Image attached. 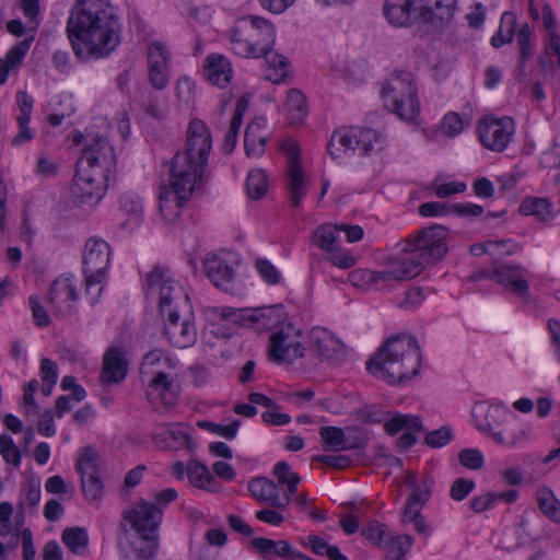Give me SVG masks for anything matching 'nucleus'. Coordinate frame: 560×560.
<instances>
[{
	"label": "nucleus",
	"instance_id": "obj_1",
	"mask_svg": "<svg viewBox=\"0 0 560 560\" xmlns=\"http://www.w3.org/2000/svg\"><path fill=\"white\" fill-rule=\"evenodd\" d=\"M212 138L209 128L200 119H192L187 129L186 149L177 152L171 162L168 186L160 194V212L173 222L180 208L190 199L206 172Z\"/></svg>",
	"mask_w": 560,
	"mask_h": 560
},
{
	"label": "nucleus",
	"instance_id": "obj_2",
	"mask_svg": "<svg viewBox=\"0 0 560 560\" xmlns=\"http://www.w3.org/2000/svg\"><path fill=\"white\" fill-rule=\"evenodd\" d=\"M421 351L415 337L399 335L389 338L366 362L368 371L388 384H406L421 369Z\"/></svg>",
	"mask_w": 560,
	"mask_h": 560
},
{
	"label": "nucleus",
	"instance_id": "obj_3",
	"mask_svg": "<svg viewBox=\"0 0 560 560\" xmlns=\"http://www.w3.org/2000/svg\"><path fill=\"white\" fill-rule=\"evenodd\" d=\"M446 237L447 230L444 226H429L399 242L395 248L418 276L444 257L447 252Z\"/></svg>",
	"mask_w": 560,
	"mask_h": 560
},
{
	"label": "nucleus",
	"instance_id": "obj_4",
	"mask_svg": "<svg viewBox=\"0 0 560 560\" xmlns=\"http://www.w3.org/2000/svg\"><path fill=\"white\" fill-rule=\"evenodd\" d=\"M118 18L106 0H78L68 21V35H117Z\"/></svg>",
	"mask_w": 560,
	"mask_h": 560
},
{
	"label": "nucleus",
	"instance_id": "obj_5",
	"mask_svg": "<svg viewBox=\"0 0 560 560\" xmlns=\"http://www.w3.org/2000/svg\"><path fill=\"white\" fill-rule=\"evenodd\" d=\"M381 97L384 106L402 120L415 121L420 115L415 78L409 71H394L384 81Z\"/></svg>",
	"mask_w": 560,
	"mask_h": 560
},
{
	"label": "nucleus",
	"instance_id": "obj_6",
	"mask_svg": "<svg viewBox=\"0 0 560 560\" xmlns=\"http://www.w3.org/2000/svg\"><path fill=\"white\" fill-rule=\"evenodd\" d=\"M147 295H159V308L162 317H175L176 313H189V298L185 289L173 279L170 271L154 267L143 283Z\"/></svg>",
	"mask_w": 560,
	"mask_h": 560
},
{
	"label": "nucleus",
	"instance_id": "obj_7",
	"mask_svg": "<svg viewBox=\"0 0 560 560\" xmlns=\"http://www.w3.org/2000/svg\"><path fill=\"white\" fill-rule=\"evenodd\" d=\"M383 136L371 128L342 127L332 132L327 150L334 160L352 154L370 155L383 148Z\"/></svg>",
	"mask_w": 560,
	"mask_h": 560
},
{
	"label": "nucleus",
	"instance_id": "obj_8",
	"mask_svg": "<svg viewBox=\"0 0 560 560\" xmlns=\"http://www.w3.org/2000/svg\"><path fill=\"white\" fill-rule=\"evenodd\" d=\"M416 277L417 275L408 266L406 258H402L397 250L387 258V267L384 270L359 269L350 273V280L354 285L378 291H387L392 288L393 282L410 280Z\"/></svg>",
	"mask_w": 560,
	"mask_h": 560
},
{
	"label": "nucleus",
	"instance_id": "obj_9",
	"mask_svg": "<svg viewBox=\"0 0 560 560\" xmlns=\"http://www.w3.org/2000/svg\"><path fill=\"white\" fill-rule=\"evenodd\" d=\"M110 261L109 244L97 236L90 237L83 252V273L85 278L86 293L92 295V288L103 284L107 278V269Z\"/></svg>",
	"mask_w": 560,
	"mask_h": 560
},
{
	"label": "nucleus",
	"instance_id": "obj_10",
	"mask_svg": "<svg viewBox=\"0 0 560 560\" xmlns=\"http://www.w3.org/2000/svg\"><path fill=\"white\" fill-rule=\"evenodd\" d=\"M109 176L108 174L91 171L85 166L78 165L70 187L73 201L90 207L97 205L106 194Z\"/></svg>",
	"mask_w": 560,
	"mask_h": 560
},
{
	"label": "nucleus",
	"instance_id": "obj_11",
	"mask_svg": "<svg viewBox=\"0 0 560 560\" xmlns=\"http://www.w3.org/2000/svg\"><path fill=\"white\" fill-rule=\"evenodd\" d=\"M481 144L493 152H503L515 135V122L510 116H483L477 126Z\"/></svg>",
	"mask_w": 560,
	"mask_h": 560
},
{
	"label": "nucleus",
	"instance_id": "obj_12",
	"mask_svg": "<svg viewBox=\"0 0 560 560\" xmlns=\"http://www.w3.org/2000/svg\"><path fill=\"white\" fill-rule=\"evenodd\" d=\"M508 417L504 409L493 406H476L474 410V418L476 427L479 431L487 434L499 445L509 447L515 446L520 436L515 433L509 432L505 436L501 430V424Z\"/></svg>",
	"mask_w": 560,
	"mask_h": 560
},
{
	"label": "nucleus",
	"instance_id": "obj_13",
	"mask_svg": "<svg viewBox=\"0 0 560 560\" xmlns=\"http://www.w3.org/2000/svg\"><path fill=\"white\" fill-rule=\"evenodd\" d=\"M304 355L299 334L290 324L281 326L270 336L269 357L277 363H292Z\"/></svg>",
	"mask_w": 560,
	"mask_h": 560
},
{
	"label": "nucleus",
	"instance_id": "obj_14",
	"mask_svg": "<svg viewBox=\"0 0 560 560\" xmlns=\"http://www.w3.org/2000/svg\"><path fill=\"white\" fill-rule=\"evenodd\" d=\"M526 269L520 265L501 264L492 269L477 272L472 276L474 280L488 278L503 285L515 295L525 299L529 295V284L526 279Z\"/></svg>",
	"mask_w": 560,
	"mask_h": 560
},
{
	"label": "nucleus",
	"instance_id": "obj_15",
	"mask_svg": "<svg viewBox=\"0 0 560 560\" xmlns=\"http://www.w3.org/2000/svg\"><path fill=\"white\" fill-rule=\"evenodd\" d=\"M78 300L79 292L74 276L61 275L50 284L48 301L56 316L67 317L72 315L77 311L75 303Z\"/></svg>",
	"mask_w": 560,
	"mask_h": 560
},
{
	"label": "nucleus",
	"instance_id": "obj_16",
	"mask_svg": "<svg viewBox=\"0 0 560 560\" xmlns=\"http://www.w3.org/2000/svg\"><path fill=\"white\" fill-rule=\"evenodd\" d=\"M78 165L110 175L116 170L115 150L106 138L95 136L83 149Z\"/></svg>",
	"mask_w": 560,
	"mask_h": 560
},
{
	"label": "nucleus",
	"instance_id": "obj_17",
	"mask_svg": "<svg viewBox=\"0 0 560 560\" xmlns=\"http://www.w3.org/2000/svg\"><path fill=\"white\" fill-rule=\"evenodd\" d=\"M148 80L156 91L165 90L170 84L171 52L161 40H154L147 50Z\"/></svg>",
	"mask_w": 560,
	"mask_h": 560
},
{
	"label": "nucleus",
	"instance_id": "obj_18",
	"mask_svg": "<svg viewBox=\"0 0 560 560\" xmlns=\"http://www.w3.org/2000/svg\"><path fill=\"white\" fill-rule=\"evenodd\" d=\"M203 269L217 288L224 292H234L237 273L232 264L231 254H208L203 259Z\"/></svg>",
	"mask_w": 560,
	"mask_h": 560
},
{
	"label": "nucleus",
	"instance_id": "obj_19",
	"mask_svg": "<svg viewBox=\"0 0 560 560\" xmlns=\"http://www.w3.org/2000/svg\"><path fill=\"white\" fill-rule=\"evenodd\" d=\"M457 11V0H420L419 22L433 31L450 27Z\"/></svg>",
	"mask_w": 560,
	"mask_h": 560
},
{
	"label": "nucleus",
	"instance_id": "obj_20",
	"mask_svg": "<svg viewBox=\"0 0 560 560\" xmlns=\"http://www.w3.org/2000/svg\"><path fill=\"white\" fill-rule=\"evenodd\" d=\"M163 318L165 335L174 347L186 349L196 343L197 329L190 308L189 313H176L175 317L165 316Z\"/></svg>",
	"mask_w": 560,
	"mask_h": 560
},
{
	"label": "nucleus",
	"instance_id": "obj_21",
	"mask_svg": "<svg viewBox=\"0 0 560 560\" xmlns=\"http://www.w3.org/2000/svg\"><path fill=\"white\" fill-rule=\"evenodd\" d=\"M137 535L158 534L162 512L150 501L139 499L124 515Z\"/></svg>",
	"mask_w": 560,
	"mask_h": 560
},
{
	"label": "nucleus",
	"instance_id": "obj_22",
	"mask_svg": "<svg viewBox=\"0 0 560 560\" xmlns=\"http://www.w3.org/2000/svg\"><path fill=\"white\" fill-rule=\"evenodd\" d=\"M79 60L91 61L107 57L120 44V37H69Z\"/></svg>",
	"mask_w": 560,
	"mask_h": 560
},
{
	"label": "nucleus",
	"instance_id": "obj_23",
	"mask_svg": "<svg viewBox=\"0 0 560 560\" xmlns=\"http://www.w3.org/2000/svg\"><path fill=\"white\" fill-rule=\"evenodd\" d=\"M384 430L389 435H395L401 430L405 432L397 441L402 450H409L417 443V432L424 431L422 420L416 415L396 413L384 423Z\"/></svg>",
	"mask_w": 560,
	"mask_h": 560
},
{
	"label": "nucleus",
	"instance_id": "obj_24",
	"mask_svg": "<svg viewBox=\"0 0 560 560\" xmlns=\"http://www.w3.org/2000/svg\"><path fill=\"white\" fill-rule=\"evenodd\" d=\"M241 319L243 325L257 331L270 330L283 323V306L273 305L257 308H244L241 311Z\"/></svg>",
	"mask_w": 560,
	"mask_h": 560
},
{
	"label": "nucleus",
	"instance_id": "obj_25",
	"mask_svg": "<svg viewBox=\"0 0 560 560\" xmlns=\"http://www.w3.org/2000/svg\"><path fill=\"white\" fill-rule=\"evenodd\" d=\"M234 71L228 57L222 54H209L202 62L203 79L211 85L225 89L232 81Z\"/></svg>",
	"mask_w": 560,
	"mask_h": 560
},
{
	"label": "nucleus",
	"instance_id": "obj_26",
	"mask_svg": "<svg viewBox=\"0 0 560 560\" xmlns=\"http://www.w3.org/2000/svg\"><path fill=\"white\" fill-rule=\"evenodd\" d=\"M128 373L127 352L122 347H110L103 357L101 380L105 384H117L124 381Z\"/></svg>",
	"mask_w": 560,
	"mask_h": 560
},
{
	"label": "nucleus",
	"instance_id": "obj_27",
	"mask_svg": "<svg viewBox=\"0 0 560 560\" xmlns=\"http://www.w3.org/2000/svg\"><path fill=\"white\" fill-rule=\"evenodd\" d=\"M149 377L147 387L148 400L152 404L161 402L167 407L175 405L178 393L172 374L170 372H159L158 375Z\"/></svg>",
	"mask_w": 560,
	"mask_h": 560
},
{
	"label": "nucleus",
	"instance_id": "obj_28",
	"mask_svg": "<svg viewBox=\"0 0 560 560\" xmlns=\"http://www.w3.org/2000/svg\"><path fill=\"white\" fill-rule=\"evenodd\" d=\"M420 0H386L384 13L395 26H409L419 22Z\"/></svg>",
	"mask_w": 560,
	"mask_h": 560
},
{
	"label": "nucleus",
	"instance_id": "obj_29",
	"mask_svg": "<svg viewBox=\"0 0 560 560\" xmlns=\"http://www.w3.org/2000/svg\"><path fill=\"white\" fill-rule=\"evenodd\" d=\"M248 490L259 502L268 503L277 509H284L291 502L290 495H281L278 485L265 477L252 479L248 482Z\"/></svg>",
	"mask_w": 560,
	"mask_h": 560
},
{
	"label": "nucleus",
	"instance_id": "obj_30",
	"mask_svg": "<svg viewBox=\"0 0 560 560\" xmlns=\"http://www.w3.org/2000/svg\"><path fill=\"white\" fill-rule=\"evenodd\" d=\"M229 48L241 58H265L275 44L273 40L260 37H229Z\"/></svg>",
	"mask_w": 560,
	"mask_h": 560
},
{
	"label": "nucleus",
	"instance_id": "obj_31",
	"mask_svg": "<svg viewBox=\"0 0 560 560\" xmlns=\"http://www.w3.org/2000/svg\"><path fill=\"white\" fill-rule=\"evenodd\" d=\"M267 120L262 117L255 118L248 124L244 135V147L249 158H259L266 150L268 138Z\"/></svg>",
	"mask_w": 560,
	"mask_h": 560
},
{
	"label": "nucleus",
	"instance_id": "obj_32",
	"mask_svg": "<svg viewBox=\"0 0 560 560\" xmlns=\"http://www.w3.org/2000/svg\"><path fill=\"white\" fill-rule=\"evenodd\" d=\"M311 338L318 354L326 360H338L345 354L342 342L326 329L313 330Z\"/></svg>",
	"mask_w": 560,
	"mask_h": 560
},
{
	"label": "nucleus",
	"instance_id": "obj_33",
	"mask_svg": "<svg viewBox=\"0 0 560 560\" xmlns=\"http://www.w3.org/2000/svg\"><path fill=\"white\" fill-rule=\"evenodd\" d=\"M319 435L323 441V450L326 452L352 451L360 446L357 441L349 439L345 430L339 427H322Z\"/></svg>",
	"mask_w": 560,
	"mask_h": 560
},
{
	"label": "nucleus",
	"instance_id": "obj_34",
	"mask_svg": "<svg viewBox=\"0 0 560 560\" xmlns=\"http://www.w3.org/2000/svg\"><path fill=\"white\" fill-rule=\"evenodd\" d=\"M283 113L289 124L300 125L308 114L304 93L299 89H290L283 104Z\"/></svg>",
	"mask_w": 560,
	"mask_h": 560
},
{
	"label": "nucleus",
	"instance_id": "obj_35",
	"mask_svg": "<svg viewBox=\"0 0 560 560\" xmlns=\"http://www.w3.org/2000/svg\"><path fill=\"white\" fill-rule=\"evenodd\" d=\"M21 8L27 22L11 20L7 23V30L12 35H23L25 32L35 33L38 28L36 18L39 14V0H21Z\"/></svg>",
	"mask_w": 560,
	"mask_h": 560
},
{
	"label": "nucleus",
	"instance_id": "obj_36",
	"mask_svg": "<svg viewBox=\"0 0 560 560\" xmlns=\"http://www.w3.org/2000/svg\"><path fill=\"white\" fill-rule=\"evenodd\" d=\"M518 211L523 215H534L539 222L550 221L557 215L551 200L545 197L524 198L518 207Z\"/></svg>",
	"mask_w": 560,
	"mask_h": 560
},
{
	"label": "nucleus",
	"instance_id": "obj_37",
	"mask_svg": "<svg viewBox=\"0 0 560 560\" xmlns=\"http://www.w3.org/2000/svg\"><path fill=\"white\" fill-rule=\"evenodd\" d=\"M174 369V361L162 350L154 349L143 357L140 365V374L142 377L152 376L158 375L159 372H168Z\"/></svg>",
	"mask_w": 560,
	"mask_h": 560
},
{
	"label": "nucleus",
	"instance_id": "obj_38",
	"mask_svg": "<svg viewBox=\"0 0 560 560\" xmlns=\"http://www.w3.org/2000/svg\"><path fill=\"white\" fill-rule=\"evenodd\" d=\"M267 68L265 69V79L275 83H284L290 75V62L287 57L279 55L272 49L265 57Z\"/></svg>",
	"mask_w": 560,
	"mask_h": 560
},
{
	"label": "nucleus",
	"instance_id": "obj_39",
	"mask_svg": "<svg viewBox=\"0 0 560 560\" xmlns=\"http://www.w3.org/2000/svg\"><path fill=\"white\" fill-rule=\"evenodd\" d=\"M250 546L266 560H271L273 557L285 559L292 552V546L287 540L257 537L252 539Z\"/></svg>",
	"mask_w": 560,
	"mask_h": 560
},
{
	"label": "nucleus",
	"instance_id": "obj_40",
	"mask_svg": "<svg viewBox=\"0 0 560 560\" xmlns=\"http://www.w3.org/2000/svg\"><path fill=\"white\" fill-rule=\"evenodd\" d=\"M287 187L292 206L300 207L307 192L306 178L300 164L289 166Z\"/></svg>",
	"mask_w": 560,
	"mask_h": 560
},
{
	"label": "nucleus",
	"instance_id": "obj_41",
	"mask_svg": "<svg viewBox=\"0 0 560 560\" xmlns=\"http://www.w3.org/2000/svg\"><path fill=\"white\" fill-rule=\"evenodd\" d=\"M188 479L196 488L214 493L220 491V486L215 482L208 467L197 460H190L188 463Z\"/></svg>",
	"mask_w": 560,
	"mask_h": 560
},
{
	"label": "nucleus",
	"instance_id": "obj_42",
	"mask_svg": "<svg viewBox=\"0 0 560 560\" xmlns=\"http://www.w3.org/2000/svg\"><path fill=\"white\" fill-rule=\"evenodd\" d=\"M233 32L234 35L242 32L271 35L276 30L269 20L257 15H247L236 21Z\"/></svg>",
	"mask_w": 560,
	"mask_h": 560
},
{
	"label": "nucleus",
	"instance_id": "obj_43",
	"mask_svg": "<svg viewBox=\"0 0 560 560\" xmlns=\"http://www.w3.org/2000/svg\"><path fill=\"white\" fill-rule=\"evenodd\" d=\"M412 544L413 540L409 535L392 536L390 534L382 548L386 551L387 560H405Z\"/></svg>",
	"mask_w": 560,
	"mask_h": 560
},
{
	"label": "nucleus",
	"instance_id": "obj_44",
	"mask_svg": "<svg viewBox=\"0 0 560 560\" xmlns=\"http://www.w3.org/2000/svg\"><path fill=\"white\" fill-rule=\"evenodd\" d=\"M75 468L80 476L100 472L97 451L91 446L80 448L75 460Z\"/></svg>",
	"mask_w": 560,
	"mask_h": 560
},
{
	"label": "nucleus",
	"instance_id": "obj_45",
	"mask_svg": "<svg viewBox=\"0 0 560 560\" xmlns=\"http://www.w3.org/2000/svg\"><path fill=\"white\" fill-rule=\"evenodd\" d=\"M156 444L163 448H179L189 442V435L182 429L163 428L155 435Z\"/></svg>",
	"mask_w": 560,
	"mask_h": 560
},
{
	"label": "nucleus",
	"instance_id": "obj_46",
	"mask_svg": "<svg viewBox=\"0 0 560 560\" xmlns=\"http://www.w3.org/2000/svg\"><path fill=\"white\" fill-rule=\"evenodd\" d=\"M339 232L340 229L337 225L323 224L315 230L314 242L320 249L328 253L339 246Z\"/></svg>",
	"mask_w": 560,
	"mask_h": 560
},
{
	"label": "nucleus",
	"instance_id": "obj_47",
	"mask_svg": "<svg viewBox=\"0 0 560 560\" xmlns=\"http://www.w3.org/2000/svg\"><path fill=\"white\" fill-rule=\"evenodd\" d=\"M138 560H151L158 550V534L137 535L131 541Z\"/></svg>",
	"mask_w": 560,
	"mask_h": 560
},
{
	"label": "nucleus",
	"instance_id": "obj_48",
	"mask_svg": "<svg viewBox=\"0 0 560 560\" xmlns=\"http://www.w3.org/2000/svg\"><path fill=\"white\" fill-rule=\"evenodd\" d=\"M62 542L72 551L73 553H81V551L89 544V536L86 529L82 527H69L62 532L61 535Z\"/></svg>",
	"mask_w": 560,
	"mask_h": 560
},
{
	"label": "nucleus",
	"instance_id": "obj_49",
	"mask_svg": "<svg viewBox=\"0 0 560 560\" xmlns=\"http://www.w3.org/2000/svg\"><path fill=\"white\" fill-rule=\"evenodd\" d=\"M273 474L280 485L287 486L288 492L284 495L291 497L296 493L300 476L292 471L285 462H278L273 467Z\"/></svg>",
	"mask_w": 560,
	"mask_h": 560
},
{
	"label": "nucleus",
	"instance_id": "obj_50",
	"mask_svg": "<svg viewBox=\"0 0 560 560\" xmlns=\"http://www.w3.org/2000/svg\"><path fill=\"white\" fill-rule=\"evenodd\" d=\"M246 188L252 199L262 198L268 189L267 174L262 170H253L248 173Z\"/></svg>",
	"mask_w": 560,
	"mask_h": 560
},
{
	"label": "nucleus",
	"instance_id": "obj_51",
	"mask_svg": "<svg viewBox=\"0 0 560 560\" xmlns=\"http://www.w3.org/2000/svg\"><path fill=\"white\" fill-rule=\"evenodd\" d=\"M119 209L130 217L136 224L140 221L143 210L141 198L135 192H124L119 197Z\"/></svg>",
	"mask_w": 560,
	"mask_h": 560
},
{
	"label": "nucleus",
	"instance_id": "obj_52",
	"mask_svg": "<svg viewBox=\"0 0 560 560\" xmlns=\"http://www.w3.org/2000/svg\"><path fill=\"white\" fill-rule=\"evenodd\" d=\"M244 107L241 102L237 104L235 112L233 114L230 128L225 133L223 141V150L228 153H231L236 144L237 135L243 121Z\"/></svg>",
	"mask_w": 560,
	"mask_h": 560
},
{
	"label": "nucleus",
	"instance_id": "obj_53",
	"mask_svg": "<svg viewBox=\"0 0 560 560\" xmlns=\"http://www.w3.org/2000/svg\"><path fill=\"white\" fill-rule=\"evenodd\" d=\"M198 425L201 429L231 441L236 438L241 427V421L235 419L229 424H220L212 421H200L198 422Z\"/></svg>",
	"mask_w": 560,
	"mask_h": 560
},
{
	"label": "nucleus",
	"instance_id": "obj_54",
	"mask_svg": "<svg viewBox=\"0 0 560 560\" xmlns=\"http://www.w3.org/2000/svg\"><path fill=\"white\" fill-rule=\"evenodd\" d=\"M545 50V55L539 58L541 69L545 71L551 70L555 62L560 69V37H549Z\"/></svg>",
	"mask_w": 560,
	"mask_h": 560
},
{
	"label": "nucleus",
	"instance_id": "obj_55",
	"mask_svg": "<svg viewBox=\"0 0 560 560\" xmlns=\"http://www.w3.org/2000/svg\"><path fill=\"white\" fill-rule=\"evenodd\" d=\"M254 266L265 283L268 285H276L280 283L282 279L281 272L270 260L266 258H257Z\"/></svg>",
	"mask_w": 560,
	"mask_h": 560
},
{
	"label": "nucleus",
	"instance_id": "obj_56",
	"mask_svg": "<svg viewBox=\"0 0 560 560\" xmlns=\"http://www.w3.org/2000/svg\"><path fill=\"white\" fill-rule=\"evenodd\" d=\"M82 491L88 501H97L103 494V482L100 472L80 476Z\"/></svg>",
	"mask_w": 560,
	"mask_h": 560
},
{
	"label": "nucleus",
	"instance_id": "obj_57",
	"mask_svg": "<svg viewBox=\"0 0 560 560\" xmlns=\"http://www.w3.org/2000/svg\"><path fill=\"white\" fill-rule=\"evenodd\" d=\"M362 535L372 544L383 547L390 533L385 524L372 521L362 528Z\"/></svg>",
	"mask_w": 560,
	"mask_h": 560
},
{
	"label": "nucleus",
	"instance_id": "obj_58",
	"mask_svg": "<svg viewBox=\"0 0 560 560\" xmlns=\"http://www.w3.org/2000/svg\"><path fill=\"white\" fill-rule=\"evenodd\" d=\"M540 510L550 518L560 521V502L549 489H542L538 494Z\"/></svg>",
	"mask_w": 560,
	"mask_h": 560
},
{
	"label": "nucleus",
	"instance_id": "obj_59",
	"mask_svg": "<svg viewBox=\"0 0 560 560\" xmlns=\"http://www.w3.org/2000/svg\"><path fill=\"white\" fill-rule=\"evenodd\" d=\"M0 454L7 464L20 466L22 455L13 439L8 434H0Z\"/></svg>",
	"mask_w": 560,
	"mask_h": 560
},
{
	"label": "nucleus",
	"instance_id": "obj_60",
	"mask_svg": "<svg viewBox=\"0 0 560 560\" xmlns=\"http://www.w3.org/2000/svg\"><path fill=\"white\" fill-rule=\"evenodd\" d=\"M468 124L459 114L450 112L444 115L441 129L444 135L450 138L457 137L464 130L465 126Z\"/></svg>",
	"mask_w": 560,
	"mask_h": 560
},
{
	"label": "nucleus",
	"instance_id": "obj_61",
	"mask_svg": "<svg viewBox=\"0 0 560 560\" xmlns=\"http://www.w3.org/2000/svg\"><path fill=\"white\" fill-rule=\"evenodd\" d=\"M462 466L470 470H478L485 465V456L478 448H464L458 454Z\"/></svg>",
	"mask_w": 560,
	"mask_h": 560
},
{
	"label": "nucleus",
	"instance_id": "obj_62",
	"mask_svg": "<svg viewBox=\"0 0 560 560\" xmlns=\"http://www.w3.org/2000/svg\"><path fill=\"white\" fill-rule=\"evenodd\" d=\"M453 439V431L444 425L425 434L424 443L432 448H440L447 445Z\"/></svg>",
	"mask_w": 560,
	"mask_h": 560
},
{
	"label": "nucleus",
	"instance_id": "obj_63",
	"mask_svg": "<svg viewBox=\"0 0 560 560\" xmlns=\"http://www.w3.org/2000/svg\"><path fill=\"white\" fill-rule=\"evenodd\" d=\"M33 39L34 37H25L24 40L18 43L11 49H9L3 59L8 61L13 68H18L27 54Z\"/></svg>",
	"mask_w": 560,
	"mask_h": 560
},
{
	"label": "nucleus",
	"instance_id": "obj_64",
	"mask_svg": "<svg viewBox=\"0 0 560 560\" xmlns=\"http://www.w3.org/2000/svg\"><path fill=\"white\" fill-rule=\"evenodd\" d=\"M196 93V83L188 75H180L176 82V96L185 104L194 101Z\"/></svg>",
	"mask_w": 560,
	"mask_h": 560
}]
</instances>
